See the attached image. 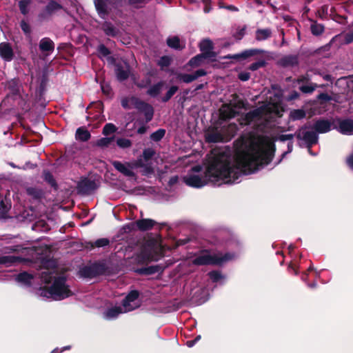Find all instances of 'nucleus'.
<instances>
[{
	"label": "nucleus",
	"instance_id": "42",
	"mask_svg": "<svg viewBox=\"0 0 353 353\" xmlns=\"http://www.w3.org/2000/svg\"><path fill=\"white\" fill-rule=\"evenodd\" d=\"M178 78L184 83H189L195 80V77L193 74H180Z\"/></svg>",
	"mask_w": 353,
	"mask_h": 353
},
{
	"label": "nucleus",
	"instance_id": "39",
	"mask_svg": "<svg viewBox=\"0 0 353 353\" xmlns=\"http://www.w3.org/2000/svg\"><path fill=\"white\" fill-rule=\"evenodd\" d=\"M165 134V130L159 129L150 135V139L154 141H159L164 137Z\"/></svg>",
	"mask_w": 353,
	"mask_h": 353
},
{
	"label": "nucleus",
	"instance_id": "33",
	"mask_svg": "<svg viewBox=\"0 0 353 353\" xmlns=\"http://www.w3.org/2000/svg\"><path fill=\"white\" fill-rule=\"evenodd\" d=\"M283 65H294L298 63V58L294 55H288L281 59Z\"/></svg>",
	"mask_w": 353,
	"mask_h": 353
},
{
	"label": "nucleus",
	"instance_id": "50",
	"mask_svg": "<svg viewBox=\"0 0 353 353\" xmlns=\"http://www.w3.org/2000/svg\"><path fill=\"white\" fill-rule=\"evenodd\" d=\"M154 154V151L151 148H147L143 150L142 157L148 161L150 160Z\"/></svg>",
	"mask_w": 353,
	"mask_h": 353
},
{
	"label": "nucleus",
	"instance_id": "38",
	"mask_svg": "<svg viewBox=\"0 0 353 353\" xmlns=\"http://www.w3.org/2000/svg\"><path fill=\"white\" fill-rule=\"evenodd\" d=\"M324 28L323 26L316 22H313L311 25V31L312 33L314 35H319L323 32Z\"/></svg>",
	"mask_w": 353,
	"mask_h": 353
},
{
	"label": "nucleus",
	"instance_id": "11",
	"mask_svg": "<svg viewBox=\"0 0 353 353\" xmlns=\"http://www.w3.org/2000/svg\"><path fill=\"white\" fill-rule=\"evenodd\" d=\"M133 100L136 103V109L144 114L146 122L150 121L154 115L153 107L150 104L140 99Z\"/></svg>",
	"mask_w": 353,
	"mask_h": 353
},
{
	"label": "nucleus",
	"instance_id": "6",
	"mask_svg": "<svg viewBox=\"0 0 353 353\" xmlns=\"http://www.w3.org/2000/svg\"><path fill=\"white\" fill-rule=\"evenodd\" d=\"M117 0H94L98 15L103 19L110 17L114 19L112 10L115 8Z\"/></svg>",
	"mask_w": 353,
	"mask_h": 353
},
{
	"label": "nucleus",
	"instance_id": "49",
	"mask_svg": "<svg viewBox=\"0 0 353 353\" xmlns=\"http://www.w3.org/2000/svg\"><path fill=\"white\" fill-rule=\"evenodd\" d=\"M98 52L100 57H105L110 53V50L103 44H101L98 47Z\"/></svg>",
	"mask_w": 353,
	"mask_h": 353
},
{
	"label": "nucleus",
	"instance_id": "43",
	"mask_svg": "<svg viewBox=\"0 0 353 353\" xmlns=\"http://www.w3.org/2000/svg\"><path fill=\"white\" fill-rule=\"evenodd\" d=\"M116 130H117V128L114 124L107 123L103 127V134L106 136L110 135V134L114 133V132H116Z\"/></svg>",
	"mask_w": 353,
	"mask_h": 353
},
{
	"label": "nucleus",
	"instance_id": "25",
	"mask_svg": "<svg viewBox=\"0 0 353 353\" xmlns=\"http://www.w3.org/2000/svg\"><path fill=\"white\" fill-rule=\"evenodd\" d=\"M54 45L53 41L49 38H43L39 43V48L41 51H52L54 50Z\"/></svg>",
	"mask_w": 353,
	"mask_h": 353
},
{
	"label": "nucleus",
	"instance_id": "51",
	"mask_svg": "<svg viewBox=\"0 0 353 353\" xmlns=\"http://www.w3.org/2000/svg\"><path fill=\"white\" fill-rule=\"evenodd\" d=\"M80 274L83 277H92L93 273L90 267H85L80 270Z\"/></svg>",
	"mask_w": 353,
	"mask_h": 353
},
{
	"label": "nucleus",
	"instance_id": "64",
	"mask_svg": "<svg viewBox=\"0 0 353 353\" xmlns=\"http://www.w3.org/2000/svg\"><path fill=\"white\" fill-rule=\"evenodd\" d=\"M70 348V346H65L61 350H59V348H55L54 350H53L51 352V353H61L65 350H69Z\"/></svg>",
	"mask_w": 353,
	"mask_h": 353
},
{
	"label": "nucleus",
	"instance_id": "18",
	"mask_svg": "<svg viewBox=\"0 0 353 353\" xmlns=\"http://www.w3.org/2000/svg\"><path fill=\"white\" fill-rule=\"evenodd\" d=\"M122 313H125L122 306H114L107 309L103 312V317L107 320H113Z\"/></svg>",
	"mask_w": 353,
	"mask_h": 353
},
{
	"label": "nucleus",
	"instance_id": "10",
	"mask_svg": "<svg viewBox=\"0 0 353 353\" xmlns=\"http://www.w3.org/2000/svg\"><path fill=\"white\" fill-rule=\"evenodd\" d=\"M122 307L124 312L132 311L140 306L139 292L136 290L130 292L123 301Z\"/></svg>",
	"mask_w": 353,
	"mask_h": 353
},
{
	"label": "nucleus",
	"instance_id": "15",
	"mask_svg": "<svg viewBox=\"0 0 353 353\" xmlns=\"http://www.w3.org/2000/svg\"><path fill=\"white\" fill-rule=\"evenodd\" d=\"M334 127V123L325 119H319L313 125L314 130L321 134L330 132Z\"/></svg>",
	"mask_w": 353,
	"mask_h": 353
},
{
	"label": "nucleus",
	"instance_id": "53",
	"mask_svg": "<svg viewBox=\"0 0 353 353\" xmlns=\"http://www.w3.org/2000/svg\"><path fill=\"white\" fill-rule=\"evenodd\" d=\"M44 179L48 182L52 186L55 185V181L52 176V175L48 171H44L43 172Z\"/></svg>",
	"mask_w": 353,
	"mask_h": 353
},
{
	"label": "nucleus",
	"instance_id": "1",
	"mask_svg": "<svg viewBox=\"0 0 353 353\" xmlns=\"http://www.w3.org/2000/svg\"><path fill=\"white\" fill-rule=\"evenodd\" d=\"M275 146L268 136L250 133L236 141V152L232 156L228 149L214 150L207 169L202 172L199 165L192 168L183 177L188 186L201 188L212 183H236L243 175L255 172L272 159Z\"/></svg>",
	"mask_w": 353,
	"mask_h": 353
},
{
	"label": "nucleus",
	"instance_id": "12",
	"mask_svg": "<svg viewBox=\"0 0 353 353\" xmlns=\"http://www.w3.org/2000/svg\"><path fill=\"white\" fill-rule=\"evenodd\" d=\"M62 9V6L58 3L52 1L48 3L46 8L39 14V17L41 20L48 19L52 14H55Z\"/></svg>",
	"mask_w": 353,
	"mask_h": 353
},
{
	"label": "nucleus",
	"instance_id": "37",
	"mask_svg": "<svg viewBox=\"0 0 353 353\" xmlns=\"http://www.w3.org/2000/svg\"><path fill=\"white\" fill-rule=\"evenodd\" d=\"M177 90H178L177 86H175V85L171 86L169 88V90H168V92H166L165 95L163 97H162L161 101L163 102H167L172 98V97L176 92Z\"/></svg>",
	"mask_w": 353,
	"mask_h": 353
},
{
	"label": "nucleus",
	"instance_id": "40",
	"mask_svg": "<svg viewBox=\"0 0 353 353\" xmlns=\"http://www.w3.org/2000/svg\"><path fill=\"white\" fill-rule=\"evenodd\" d=\"M117 145L121 148H128L132 145V142L130 139L125 138H119L117 140Z\"/></svg>",
	"mask_w": 353,
	"mask_h": 353
},
{
	"label": "nucleus",
	"instance_id": "24",
	"mask_svg": "<svg viewBox=\"0 0 353 353\" xmlns=\"http://www.w3.org/2000/svg\"><path fill=\"white\" fill-rule=\"evenodd\" d=\"M156 222L150 219H143L137 221V225L141 230L145 231L151 229Z\"/></svg>",
	"mask_w": 353,
	"mask_h": 353
},
{
	"label": "nucleus",
	"instance_id": "46",
	"mask_svg": "<svg viewBox=\"0 0 353 353\" xmlns=\"http://www.w3.org/2000/svg\"><path fill=\"white\" fill-rule=\"evenodd\" d=\"M109 243H110L109 239H108L106 238H102V239H97V241H95L94 243H92L91 246H92V248H93L94 246L101 248V247L106 246V245H109Z\"/></svg>",
	"mask_w": 353,
	"mask_h": 353
},
{
	"label": "nucleus",
	"instance_id": "2",
	"mask_svg": "<svg viewBox=\"0 0 353 353\" xmlns=\"http://www.w3.org/2000/svg\"><path fill=\"white\" fill-rule=\"evenodd\" d=\"M284 112L281 104V96L274 94L270 97V101L245 115L239 119L241 125H252L258 131H265L275 125L276 119L281 117Z\"/></svg>",
	"mask_w": 353,
	"mask_h": 353
},
{
	"label": "nucleus",
	"instance_id": "62",
	"mask_svg": "<svg viewBox=\"0 0 353 353\" xmlns=\"http://www.w3.org/2000/svg\"><path fill=\"white\" fill-rule=\"evenodd\" d=\"M299 96V93L297 92H293L290 95H289L287 98L288 101H292L296 98H298Z\"/></svg>",
	"mask_w": 353,
	"mask_h": 353
},
{
	"label": "nucleus",
	"instance_id": "13",
	"mask_svg": "<svg viewBox=\"0 0 353 353\" xmlns=\"http://www.w3.org/2000/svg\"><path fill=\"white\" fill-rule=\"evenodd\" d=\"M338 125L334 127L339 132L343 134H351L353 131V121L349 119H338L336 120Z\"/></svg>",
	"mask_w": 353,
	"mask_h": 353
},
{
	"label": "nucleus",
	"instance_id": "54",
	"mask_svg": "<svg viewBox=\"0 0 353 353\" xmlns=\"http://www.w3.org/2000/svg\"><path fill=\"white\" fill-rule=\"evenodd\" d=\"M150 82L151 81H150V78L147 77L145 79L141 81L140 82H137V83L135 82V83L138 87L143 88H145L148 85H149L150 84Z\"/></svg>",
	"mask_w": 353,
	"mask_h": 353
},
{
	"label": "nucleus",
	"instance_id": "47",
	"mask_svg": "<svg viewBox=\"0 0 353 353\" xmlns=\"http://www.w3.org/2000/svg\"><path fill=\"white\" fill-rule=\"evenodd\" d=\"M171 58L168 56H163L158 61V65L163 69L170 65Z\"/></svg>",
	"mask_w": 353,
	"mask_h": 353
},
{
	"label": "nucleus",
	"instance_id": "9",
	"mask_svg": "<svg viewBox=\"0 0 353 353\" xmlns=\"http://www.w3.org/2000/svg\"><path fill=\"white\" fill-rule=\"evenodd\" d=\"M112 165L117 170L126 176H133V168L137 167H142L143 165L141 159H139L137 162H136L134 165H130L128 163H123L117 161H114Z\"/></svg>",
	"mask_w": 353,
	"mask_h": 353
},
{
	"label": "nucleus",
	"instance_id": "21",
	"mask_svg": "<svg viewBox=\"0 0 353 353\" xmlns=\"http://www.w3.org/2000/svg\"><path fill=\"white\" fill-rule=\"evenodd\" d=\"M22 261V258L13 255L0 256V264H3L6 266H10L16 263H21Z\"/></svg>",
	"mask_w": 353,
	"mask_h": 353
},
{
	"label": "nucleus",
	"instance_id": "31",
	"mask_svg": "<svg viewBox=\"0 0 353 353\" xmlns=\"http://www.w3.org/2000/svg\"><path fill=\"white\" fill-rule=\"evenodd\" d=\"M167 44L169 47L174 49H181L183 48L181 45L179 38L176 36L168 38Z\"/></svg>",
	"mask_w": 353,
	"mask_h": 353
},
{
	"label": "nucleus",
	"instance_id": "19",
	"mask_svg": "<svg viewBox=\"0 0 353 353\" xmlns=\"http://www.w3.org/2000/svg\"><path fill=\"white\" fill-rule=\"evenodd\" d=\"M78 188L81 192L88 193L94 190L97 188V185L94 181L89 179H84L79 183Z\"/></svg>",
	"mask_w": 353,
	"mask_h": 353
},
{
	"label": "nucleus",
	"instance_id": "59",
	"mask_svg": "<svg viewBox=\"0 0 353 353\" xmlns=\"http://www.w3.org/2000/svg\"><path fill=\"white\" fill-rule=\"evenodd\" d=\"M294 135L292 134H282L279 137V139L282 141L292 139Z\"/></svg>",
	"mask_w": 353,
	"mask_h": 353
},
{
	"label": "nucleus",
	"instance_id": "58",
	"mask_svg": "<svg viewBox=\"0 0 353 353\" xmlns=\"http://www.w3.org/2000/svg\"><path fill=\"white\" fill-rule=\"evenodd\" d=\"M346 163L350 169H353V154H350L347 157Z\"/></svg>",
	"mask_w": 353,
	"mask_h": 353
},
{
	"label": "nucleus",
	"instance_id": "28",
	"mask_svg": "<svg viewBox=\"0 0 353 353\" xmlns=\"http://www.w3.org/2000/svg\"><path fill=\"white\" fill-rule=\"evenodd\" d=\"M205 59H208L205 57V55L200 54L192 58L189 61L188 65L191 67H198L201 65L205 62Z\"/></svg>",
	"mask_w": 353,
	"mask_h": 353
},
{
	"label": "nucleus",
	"instance_id": "48",
	"mask_svg": "<svg viewBox=\"0 0 353 353\" xmlns=\"http://www.w3.org/2000/svg\"><path fill=\"white\" fill-rule=\"evenodd\" d=\"M245 30H246V26H243L242 27H239L236 29V31L234 33V37L236 39H239V40L243 38V37L245 35Z\"/></svg>",
	"mask_w": 353,
	"mask_h": 353
},
{
	"label": "nucleus",
	"instance_id": "34",
	"mask_svg": "<svg viewBox=\"0 0 353 353\" xmlns=\"http://www.w3.org/2000/svg\"><path fill=\"white\" fill-rule=\"evenodd\" d=\"M333 12V8H329V6L327 5L321 6V8L318 10L317 14L319 17L321 19L326 18L329 14H332Z\"/></svg>",
	"mask_w": 353,
	"mask_h": 353
},
{
	"label": "nucleus",
	"instance_id": "30",
	"mask_svg": "<svg viewBox=\"0 0 353 353\" xmlns=\"http://www.w3.org/2000/svg\"><path fill=\"white\" fill-rule=\"evenodd\" d=\"M305 112L302 109H296L290 111V118L292 121L303 119L305 117Z\"/></svg>",
	"mask_w": 353,
	"mask_h": 353
},
{
	"label": "nucleus",
	"instance_id": "23",
	"mask_svg": "<svg viewBox=\"0 0 353 353\" xmlns=\"http://www.w3.org/2000/svg\"><path fill=\"white\" fill-rule=\"evenodd\" d=\"M33 276L27 272L20 273L16 277V281L21 285L25 286L30 285Z\"/></svg>",
	"mask_w": 353,
	"mask_h": 353
},
{
	"label": "nucleus",
	"instance_id": "36",
	"mask_svg": "<svg viewBox=\"0 0 353 353\" xmlns=\"http://www.w3.org/2000/svg\"><path fill=\"white\" fill-rule=\"evenodd\" d=\"M30 2V0H20L19 1V8L23 14L26 15L28 13V6Z\"/></svg>",
	"mask_w": 353,
	"mask_h": 353
},
{
	"label": "nucleus",
	"instance_id": "52",
	"mask_svg": "<svg viewBox=\"0 0 353 353\" xmlns=\"http://www.w3.org/2000/svg\"><path fill=\"white\" fill-rule=\"evenodd\" d=\"M20 26H21V30L26 34H30L31 28L27 21H26L25 20H22L20 23Z\"/></svg>",
	"mask_w": 353,
	"mask_h": 353
},
{
	"label": "nucleus",
	"instance_id": "63",
	"mask_svg": "<svg viewBox=\"0 0 353 353\" xmlns=\"http://www.w3.org/2000/svg\"><path fill=\"white\" fill-rule=\"evenodd\" d=\"M220 7L223 8V6H221ZM224 8L229 10L230 11H232V12H237L239 10V9L236 6H232V5L225 6Z\"/></svg>",
	"mask_w": 353,
	"mask_h": 353
},
{
	"label": "nucleus",
	"instance_id": "7",
	"mask_svg": "<svg viewBox=\"0 0 353 353\" xmlns=\"http://www.w3.org/2000/svg\"><path fill=\"white\" fill-rule=\"evenodd\" d=\"M243 104L240 101L236 103L223 104L219 110L220 119L226 120L234 117L242 108Z\"/></svg>",
	"mask_w": 353,
	"mask_h": 353
},
{
	"label": "nucleus",
	"instance_id": "17",
	"mask_svg": "<svg viewBox=\"0 0 353 353\" xmlns=\"http://www.w3.org/2000/svg\"><path fill=\"white\" fill-rule=\"evenodd\" d=\"M116 74L118 80L121 81L128 79L130 74L129 65L127 63H124L123 65H117Z\"/></svg>",
	"mask_w": 353,
	"mask_h": 353
},
{
	"label": "nucleus",
	"instance_id": "3",
	"mask_svg": "<svg viewBox=\"0 0 353 353\" xmlns=\"http://www.w3.org/2000/svg\"><path fill=\"white\" fill-rule=\"evenodd\" d=\"M40 276L41 280L46 284L52 282L50 288H40L39 295L43 299L59 301L72 295V293L65 283V276H57L54 272L48 270L42 272Z\"/></svg>",
	"mask_w": 353,
	"mask_h": 353
},
{
	"label": "nucleus",
	"instance_id": "32",
	"mask_svg": "<svg viewBox=\"0 0 353 353\" xmlns=\"http://www.w3.org/2000/svg\"><path fill=\"white\" fill-rule=\"evenodd\" d=\"M133 99H139L137 97H132L129 98H124L121 101V105L125 109L136 108L135 101Z\"/></svg>",
	"mask_w": 353,
	"mask_h": 353
},
{
	"label": "nucleus",
	"instance_id": "60",
	"mask_svg": "<svg viewBox=\"0 0 353 353\" xmlns=\"http://www.w3.org/2000/svg\"><path fill=\"white\" fill-rule=\"evenodd\" d=\"M318 98L323 101H330L331 99V97L326 93H321Z\"/></svg>",
	"mask_w": 353,
	"mask_h": 353
},
{
	"label": "nucleus",
	"instance_id": "55",
	"mask_svg": "<svg viewBox=\"0 0 353 353\" xmlns=\"http://www.w3.org/2000/svg\"><path fill=\"white\" fill-rule=\"evenodd\" d=\"M264 64H265L264 61H258V62L253 63L252 64H251L250 65L249 68L251 70L254 71V70H258L259 68L263 66Z\"/></svg>",
	"mask_w": 353,
	"mask_h": 353
},
{
	"label": "nucleus",
	"instance_id": "14",
	"mask_svg": "<svg viewBox=\"0 0 353 353\" xmlns=\"http://www.w3.org/2000/svg\"><path fill=\"white\" fill-rule=\"evenodd\" d=\"M201 54L205 55L210 60H214L216 54L212 51V42L210 39H203L199 43Z\"/></svg>",
	"mask_w": 353,
	"mask_h": 353
},
{
	"label": "nucleus",
	"instance_id": "57",
	"mask_svg": "<svg viewBox=\"0 0 353 353\" xmlns=\"http://www.w3.org/2000/svg\"><path fill=\"white\" fill-rule=\"evenodd\" d=\"M193 74H194V77H195V80H196L199 77L205 75L206 72L203 69H200V70H196Z\"/></svg>",
	"mask_w": 353,
	"mask_h": 353
},
{
	"label": "nucleus",
	"instance_id": "45",
	"mask_svg": "<svg viewBox=\"0 0 353 353\" xmlns=\"http://www.w3.org/2000/svg\"><path fill=\"white\" fill-rule=\"evenodd\" d=\"M209 276L213 282H219V281L225 279L224 276L218 271H212L209 272Z\"/></svg>",
	"mask_w": 353,
	"mask_h": 353
},
{
	"label": "nucleus",
	"instance_id": "20",
	"mask_svg": "<svg viewBox=\"0 0 353 353\" xmlns=\"http://www.w3.org/2000/svg\"><path fill=\"white\" fill-rule=\"evenodd\" d=\"M261 50H258V49H249V50H245L241 53H239V54H235L234 55H229V56L226 57L225 58L235 59H245L248 57L254 56V55L261 53Z\"/></svg>",
	"mask_w": 353,
	"mask_h": 353
},
{
	"label": "nucleus",
	"instance_id": "27",
	"mask_svg": "<svg viewBox=\"0 0 353 353\" xmlns=\"http://www.w3.org/2000/svg\"><path fill=\"white\" fill-rule=\"evenodd\" d=\"M76 139L81 141H86L90 138V133L84 128H79L76 132Z\"/></svg>",
	"mask_w": 353,
	"mask_h": 353
},
{
	"label": "nucleus",
	"instance_id": "22",
	"mask_svg": "<svg viewBox=\"0 0 353 353\" xmlns=\"http://www.w3.org/2000/svg\"><path fill=\"white\" fill-rule=\"evenodd\" d=\"M164 85L165 83L163 81H159L154 84L148 88L147 94L152 97H157L161 92Z\"/></svg>",
	"mask_w": 353,
	"mask_h": 353
},
{
	"label": "nucleus",
	"instance_id": "41",
	"mask_svg": "<svg viewBox=\"0 0 353 353\" xmlns=\"http://www.w3.org/2000/svg\"><path fill=\"white\" fill-rule=\"evenodd\" d=\"M150 0H129V4L135 8H141L148 3Z\"/></svg>",
	"mask_w": 353,
	"mask_h": 353
},
{
	"label": "nucleus",
	"instance_id": "44",
	"mask_svg": "<svg viewBox=\"0 0 353 353\" xmlns=\"http://www.w3.org/2000/svg\"><path fill=\"white\" fill-rule=\"evenodd\" d=\"M317 87L316 84L310 83L307 85H302L299 89L304 93H312Z\"/></svg>",
	"mask_w": 353,
	"mask_h": 353
},
{
	"label": "nucleus",
	"instance_id": "8",
	"mask_svg": "<svg viewBox=\"0 0 353 353\" xmlns=\"http://www.w3.org/2000/svg\"><path fill=\"white\" fill-rule=\"evenodd\" d=\"M297 137L305 142L309 153L312 155H315L312 153L310 148L312 145L316 143L318 141L319 137L316 132L308 130L305 128H301L298 132Z\"/></svg>",
	"mask_w": 353,
	"mask_h": 353
},
{
	"label": "nucleus",
	"instance_id": "5",
	"mask_svg": "<svg viewBox=\"0 0 353 353\" xmlns=\"http://www.w3.org/2000/svg\"><path fill=\"white\" fill-rule=\"evenodd\" d=\"M234 257V254L230 253L222 254L209 250H202L194 256L192 263L195 265H222Z\"/></svg>",
	"mask_w": 353,
	"mask_h": 353
},
{
	"label": "nucleus",
	"instance_id": "35",
	"mask_svg": "<svg viewBox=\"0 0 353 353\" xmlns=\"http://www.w3.org/2000/svg\"><path fill=\"white\" fill-rule=\"evenodd\" d=\"M113 137L101 138L96 141L95 145L101 148L108 147L113 141Z\"/></svg>",
	"mask_w": 353,
	"mask_h": 353
},
{
	"label": "nucleus",
	"instance_id": "26",
	"mask_svg": "<svg viewBox=\"0 0 353 353\" xmlns=\"http://www.w3.org/2000/svg\"><path fill=\"white\" fill-rule=\"evenodd\" d=\"M102 29L108 36L115 37L118 33L117 29L111 23L108 21L103 23Z\"/></svg>",
	"mask_w": 353,
	"mask_h": 353
},
{
	"label": "nucleus",
	"instance_id": "61",
	"mask_svg": "<svg viewBox=\"0 0 353 353\" xmlns=\"http://www.w3.org/2000/svg\"><path fill=\"white\" fill-rule=\"evenodd\" d=\"M0 210H2V215H1V217H4V213L7 211V207L5 205L3 201L0 199Z\"/></svg>",
	"mask_w": 353,
	"mask_h": 353
},
{
	"label": "nucleus",
	"instance_id": "29",
	"mask_svg": "<svg viewBox=\"0 0 353 353\" xmlns=\"http://www.w3.org/2000/svg\"><path fill=\"white\" fill-rule=\"evenodd\" d=\"M272 32L270 29H258L256 31V39L257 41H263L270 37Z\"/></svg>",
	"mask_w": 353,
	"mask_h": 353
},
{
	"label": "nucleus",
	"instance_id": "4",
	"mask_svg": "<svg viewBox=\"0 0 353 353\" xmlns=\"http://www.w3.org/2000/svg\"><path fill=\"white\" fill-rule=\"evenodd\" d=\"M238 127L235 123L228 125L220 121L217 125L210 128L205 132V141L208 143L228 142L236 134Z\"/></svg>",
	"mask_w": 353,
	"mask_h": 353
},
{
	"label": "nucleus",
	"instance_id": "56",
	"mask_svg": "<svg viewBox=\"0 0 353 353\" xmlns=\"http://www.w3.org/2000/svg\"><path fill=\"white\" fill-rule=\"evenodd\" d=\"M250 78V74L248 72H241L239 74V79L243 81H248Z\"/></svg>",
	"mask_w": 353,
	"mask_h": 353
},
{
	"label": "nucleus",
	"instance_id": "16",
	"mask_svg": "<svg viewBox=\"0 0 353 353\" xmlns=\"http://www.w3.org/2000/svg\"><path fill=\"white\" fill-rule=\"evenodd\" d=\"M0 56L7 61L12 60L13 51L11 46L8 43L3 42L0 43Z\"/></svg>",
	"mask_w": 353,
	"mask_h": 353
}]
</instances>
